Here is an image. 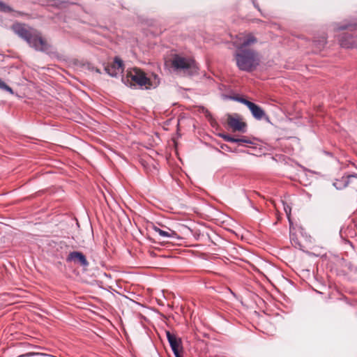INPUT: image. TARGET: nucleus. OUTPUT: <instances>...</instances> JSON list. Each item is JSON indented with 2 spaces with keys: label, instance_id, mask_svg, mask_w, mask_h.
Masks as SVG:
<instances>
[{
  "label": "nucleus",
  "instance_id": "2eb2a0df",
  "mask_svg": "<svg viewBox=\"0 0 357 357\" xmlns=\"http://www.w3.org/2000/svg\"><path fill=\"white\" fill-rule=\"evenodd\" d=\"M232 98H233V100H234L237 102L244 104L248 107H249L250 104L252 102L251 101H249L243 97L236 96V97H233Z\"/></svg>",
  "mask_w": 357,
  "mask_h": 357
},
{
  "label": "nucleus",
  "instance_id": "20e7f679",
  "mask_svg": "<svg viewBox=\"0 0 357 357\" xmlns=\"http://www.w3.org/2000/svg\"><path fill=\"white\" fill-rule=\"evenodd\" d=\"M128 78L138 86L141 87L145 86L146 89L155 87L158 84V81L153 83L150 79L146 77L144 72L136 68L128 72Z\"/></svg>",
  "mask_w": 357,
  "mask_h": 357
},
{
  "label": "nucleus",
  "instance_id": "aec40b11",
  "mask_svg": "<svg viewBox=\"0 0 357 357\" xmlns=\"http://www.w3.org/2000/svg\"><path fill=\"white\" fill-rule=\"evenodd\" d=\"M9 10V7L8 6H6L5 3H3V2L0 1V10L1 11H8Z\"/></svg>",
  "mask_w": 357,
  "mask_h": 357
},
{
  "label": "nucleus",
  "instance_id": "a211bd4d",
  "mask_svg": "<svg viewBox=\"0 0 357 357\" xmlns=\"http://www.w3.org/2000/svg\"><path fill=\"white\" fill-rule=\"evenodd\" d=\"M282 204H283L284 210L286 213V215H287V218L289 219L290 214H291V207L289 205L285 204L284 202H282Z\"/></svg>",
  "mask_w": 357,
  "mask_h": 357
},
{
  "label": "nucleus",
  "instance_id": "7ed1b4c3",
  "mask_svg": "<svg viewBox=\"0 0 357 357\" xmlns=\"http://www.w3.org/2000/svg\"><path fill=\"white\" fill-rule=\"evenodd\" d=\"M172 66L177 71L192 75L197 73V66L195 60L176 54L172 59Z\"/></svg>",
  "mask_w": 357,
  "mask_h": 357
},
{
  "label": "nucleus",
  "instance_id": "6e6552de",
  "mask_svg": "<svg viewBox=\"0 0 357 357\" xmlns=\"http://www.w3.org/2000/svg\"><path fill=\"white\" fill-rule=\"evenodd\" d=\"M340 44L342 47H357V41L351 34L344 33L340 38Z\"/></svg>",
  "mask_w": 357,
  "mask_h": 357
},
{
  "label": "nucleus",
  "instance_id": "412c9836",
  "mask_svg": "<svg viewBox=\"0 0 357 357\" xmlns=\"http://www.w3.org/2000/svg\"><path fill=\"white\" fill-rule=\"evenodd\" d=\"M173 353L176 357H182V354H181L182 350L174 351Z\"/></svg>",
  "mask_w": 357,
  "mask_h": 357
},
{
  "label": "nucleus",
  "instance_id": "423d86ee",
  "mask_svg": "<svg viewBox=\"0 0 357 357\" xmlns=\"http://www.w3.org/2000/svg\"><path fill=\"white\" fill-rule=\"evenodd\" d=\"M66 260L67 261H73L74 263L78 264L84 268L87 267L89 264L85 255L82 252L78 251L70 252Z\"/></svg>",
  "mask_w": 357,
  "mask_h": 357
},
{
  "label": "nucleus",
  "instance_id": "5701e85b",
  "mask_svg": "<svg viewBox=\"0 0 357 357\" xmlns=\"http://www.w3.org/2000/svg\"><path fill=\"white\" fill-rule=\"evenodd\" d=\"M221 148L225 151H231L229 147H228L227 145L222 146Z\"/></svg>",
  "mask_w": 357,
  "mask_h": 357
},
{
  "label": "nucleus",
  "instance_id": "39448f33",
  "mask_svg": "<svg viewBox=\"0 0 357 357\" xmlns=\"http://www.w3.org/2000/svg\"><path fill=\"white\" fill-rule=\"evenodd\" d=\"M123 64L121 59L116 57L113 63L105 67V72L112 77H116L123 70Z\"/></svg>",
  "mask_w": 357,
  "mask_h": 357
},
{
  "label": "nucleus",
  "instance_id": "f257e3e1",
  "mask_svg": "<svg viewBox=\"0 0 357 357\" xmlns=\"http://www.w3.org/2000/svg\"><path fill=\"white\" fill-rule=\"evenodd\" d=\"M257 43V38L252 34H239L234 42L237 50L234 54L236 66L239 70L251 72L259 64V54L247 47Z\"/></svg>",
  "mask_w": 357,
  "mask_h": 357
},
{
  "label": "nucleus",
  "instance_id": "4be33fe9",
  "mask_svg": "<svg viewBox=\"0 0 357 357\" xmlns=\"http://www.w3.org/2000/svg\"><path fill=\"white\" fill-rule=\"evenodd\" d=\"M173 353L176 357H182V354H181L182 350L174 351Z\"/></svg>",
  "mask_w": 357,
  "mask_h": 357
},
{
  "label": "nucleus",
  "instance_id": "6ab92c4d",
  "mask_svg": "<svg viewBox=\"0 0 357 357\" xmlns=\"http://www.w3.org/2000/svg\"><path fill=\"white\" fill-rule=\"evenodd\" d=\"M237 140L236 143L242 144V143H246V144H251V141L249 139H247L245 138H236Z\"/></svg>",
  "mask_w": 357,
  "mask_h": 357
},
{
  "label": "nucleus",
  "instance_id": "1a4fd4ad",
  "mask_svg": "<svg viewBox=\"0 0 357 357\" xmlns=\"http://www.w3.org/2000/svg\"><path fill=\"white\" fill-rule=\"evenodd\" d=\"M166 335L173 352L174 351L182 350L181 340L180 338H178L175 335L172 334L169 331H167Z\"/></svg>",
  "mask_w": 357,
  "mask_h": 357
},
{
  "label": "nucleus",
  "instance_id": "4468645a",
  "mask_svg": "<svg viewBox=\"0 0 357 357\" xmlns=\"http://www.w3.org/2000/svg\"><path fill=\"white\" fill-rule=\"evenodd\" d=\"M357 27L356 24H347L344 23L343 25L341 26H337L335 27V29L336 31H340V30H344V29H349L350 31H353Z\"/></svg>",
  "mask_w": 357,
  "mask_h": 357
},
{
  "label": "nucleus",
  "instance_id": "ddd939ff",
  "mask_svg": "<svg viewBox=\"0 0 357 357\" xmlns=\"http://www.w3.org/2000/svg\"><path fill=\"white\" fill-rule=\"evenodd\" d=\"M31 356H40V357H55L52 355L46 354L44 353L39 352H28L24 354H21L17 357H31Z\"/></svg>",
  "mask_w": 357,
  "mask_h": 357
},
{
  "label": "nucleus",
  "instance_id": "b1692460",
  "mask_svg": "<svg viewBox=\"0 0 357 357\" xmlns=\"http://www.w3.org/2000/svg\"><path fill=\"white\" fill-rule=\"evenodd\" d=\"M325 43H326V40H325V39H323V40H322V45H325Z\"/></svg>",
  "mask_w": 357,
  "mask_h": 357
},
{
  "label": "nucleus",
  "instance_id": "393cba45",
  "mask_svg": "<svg viewBox=\"0 0 357 357\" xmlns=\"http://www.w3.org/2000/svg\"><path fill=\"white\" fill-rule=\"evenodd\" d=\"M96 72H97V73H100V70H99V69H98V68H96Z\"/></svg>",
  "mask_w": 357,
  "mask_h": 357
},
{
  "label": "nucleus",
  "instance_id": "9d476101",
  "mask_svg": "<svg viewBox=\"0 0 357 357\" xmlns=\"http://www.w3.org/2000/svg\"><path fill=\"white\" fill-rule=\"evenodd\" d=\"M248 109L251 112L252 116L257 120H261L264 117H265L266 113L265 112L257 105L254 102H251L248 107Z\"/></svg>",
  "mask_w": 357,
  "mask_h": 357
},
{
  "label": "nucleus",
  "instance_id": "f8f14e48",
  "mask_svg": "<svg viewBox=\"0 0 357 357\" xmlns=\"http://www.w3.org/2000/svg\"><path fill=\"white\" fill-rule=\"evenodd\" d=\"M153 229L163 238H174L177 235L174 231L170 229H167V230L165 231L156 226H153Z\"/></svg>",
  "mask_w": 357,
  "mask_h": 357
},
{
  "label": "nucleus",
  "instance_id": "f3484780",
  "mask_svg": "<svg viewBox=\"0 0 357 357\" xmlns=\"http://www.w3.org/2000/svg\"><path fill=\"white\" fill-rule=\"evenodd\" d=\"M220 136L226 141V142H237V140L236 139V138L233 137H231L230 135H226V134H222L220 135Z\"/></svg>",
  "mask_w": 357,
  "mask_h": 357
},
{
  "label": "nucleus",
  "instance_id": "0eeeda50",
  "mask_svg": "<svg viewBox=\"0 0 357 357\" xmlns=\"http://www.w3.org/2000/svg\"><path fill=\"white\" fill-rule=\"evenodd\" d=\"M227 123L234 131L244 132L246 127L245 123L241 121L238 118L231 115L228 116Z\"/></svg>",
  "mask_w": 357,
  "mask_h": 357
},
{
  "label": "nucleus",
  "instance_id": "f03ea898",
  "mask_svg": "<svg viewBox=\"0 0 357 357\" xmlns=\"http://www.w3.org/2000/svg\"><path fill=\"white\" fill-rule=\"evenodd\" d=\"M13 29L20 37L25 40L35 50L42 52L49 50V45L38 33L20 24L13 25Z\"/></svg>",
  "mask_w": 357,
  "mask_h": 357
},
{
  "label": "nucleus",
  "instance_id": "9b49d317",
  "mask_svg": "<svg viewBox=\"0 0 357 357\" xmlns=\"http://www.w3.org/2000/svg\"><path fill=\"white\" fill-rule=\"evenodd\" d=\"M357 178V176L353 174L347 175V176H343L341 180L337 181L334 183V186L337 189H342L343 188L347 187L351 179Z\"/></svg>",
  "mask_w": 357,
  "mask_h": 357
},
{
  "label": "nucleus",
  "instance_id": "dca6fc26",
  "mask_svg": "<svg viewBox=\"0 0 357 357\" xmlns=\"http://www.w3.org/2000/svg\"><path fill=\"white\" fill-rule=\"evenodd\" d=\"M0 89L6 90L11 93H13L12 89L8 86L2 79L0 78Z\"/></svg>",
  "mask_w": 357,
  "mask_h": 357
}]
</instances>
